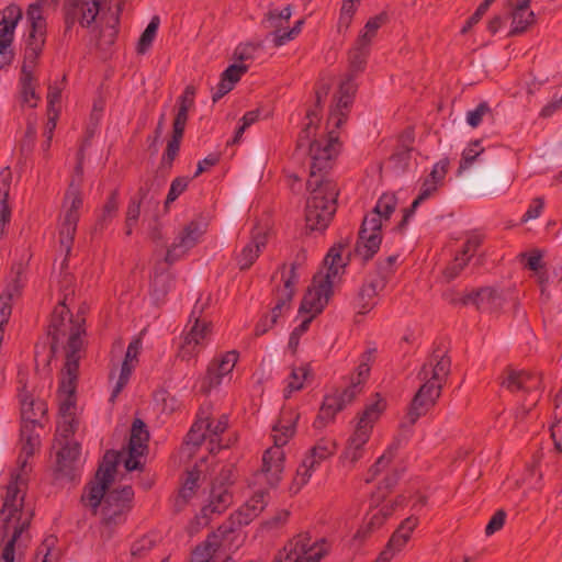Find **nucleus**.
<instances>
[{
	"instance_id": "f257e3e1",
	"label": "nucleus",
	"mask_w": 562,
	"mask_h": 562,
	"mask_svg": "<svg viewBox=\"0 0 562 562\" xmlns=\"http://www.w3.org/2000/svg\"><path fill=\"white\" fill-rule=\"evenodd\" d=\"M310 122L300 133L297 139V149L310 146L311 171L307 180V189L311 195L306 201L305 221L306 227L311 231H323L331 221L336 212V199L338 195L337 184L325 177L327 170L333 166V161L339 151L338 135L334 131L328 133L326 139L314 140L310 144L314 120H317V113L311 111L307 113Z\"/></svg>"
},
{
	"instance_id": "f03ea898",
	"label": "nucleus",
	"mask_w": 562,
	"mask_h": 562,
	"mask_svg": "<svg viewBox=\"0 0 562 562\" xmlns=\"http://www.w3.org/2000/svg\"><path fill=\"white\" fill-rule=\"evenodd\" d=\"M86 318L82 311L76 316L69 314L65 303L55 307L49 324L48 334L52 336V349L64 345L65 364L61 371L59 394L64 396L59 404L60 417H75V393L79 374V362L85 355Z\"/></svg>"
},
{
	"instance_id": "7ed1b4c3",
	"label": "nucleus",
	"mask_w": 562,
	"mask_h": 562,
	"mask_svg": "<svg viewBox=\"0 0 562 562\" xmlns=\"http://www.w3.org/2000/svg\"><path fill=\"white\" fill-rule=\"evenodd\" d=\"M24 474L19 472L12 474L10 483L7 485V491L3 497V505L0 512L2 519L4 535L11 532V537L5 542L0 561L15 562L16 548L21 549L23 532L29 528L33 513L31 509L24 507V494L22 493L21 485L24 484Z\"/></svg>"
},
{
	"instance_id": "20e7f679",
	"label": "nucleus",
	"mask_w": 562,
	"mask_h": 562,
	"mask_svg": "<svg viewBox=\"0 0 562 562\" xmlns=\"http://www.w3.org/2000/svg\"><path fill=\"white\" fill-rule=\"evenodd\" d=\"M450 359L443 352H434L422 367L418 379L423 384L412 400L403 425H414L439 398L443 383L450 373Z\"/></svg>"
},
{
	"instance_id": "39448f33",
	"label": "nucleus",
	"mask_w": 562,
	"mask_h": 562,
	"mask_svg": "<svg viewBox=\"0 0 562 562\" xmlns=\"http://www.w3.org/2000/svg\"><path fill=\"white\" fill-rule=\"evenodd\" d=\"M450 359L443 352H434L422 367L418 379L423 384L412 400L403 425H414L439 398L443 383L450 373Z\"/></svg>"
},
{
	"instance_id": "423d86ee",
	"label": "nucleus",
	"mask_w": 562,
	"mask_h": 562,
	"mask_svg": "<svg viewBox=\"0 0 562 562\" xmlns=\"http://www.w3.org/2000/svg\"><path fill=\"white\" fill-rule=\"evenodd\" d=\"M300 415L292 408H282L280 419L273 427L274 446L267 449L262 456L261 470L255 474L254 484H268L270 488L276 487L282 477L284 469V452L282 447L288 443L294 435L295 424Z\"/></svg>"
},
{
	"instance_id": "0eeeda50",
	"label": "nucleus",
	"mask_w": 562,
	"mask_h": 562,
	"mask_svg": "<svg viewBox=\"0 0 562 562\" xmlns=\"http://www.w3.org/2000/svg\"><path fill=\"white\" fill-rule=\"evenodd\" d=\"M369 49L370 46L356 42V45L349 52L350 70L346 79L339 85L338 92L334 97L335 103L331 105L328 116V124L336 128H339L347 120L357 89L355 76L362 71Z\"/></svg>"
},
{
	"instance_id": "6e6552de",
	"label": "nucleus",
	"mask_w": 562,
	"mask_h": 562,
	"mask_svg": "<svg viewBox=\"0 0 562 562\" xmlns=\"http://www.w3.org/2000/svg\"><path fill=\"white\" fill-rule=\"evenodd\" d=\"M385 407L386 403L380 394H375L374 400L364 407L340 457L345 467L352 468L363 457L364 445L368 442L373 426L385 411Z\"/></svg>"
},
{
	"instance_id": "1a4fd4ad",
	"label": "nucleus",
	"mask_w": 562,
	"mask_h": 562,
	"mask_svg": "<svg viewBox=\"0 0 562 562\" xmlns=\"http://www.w3.org/2000/svg\"><path fill=\"white\" fill-rule=\"evenodd\" d=\"M502 385L508 391L526 394L516 409V418L525 419L536 407L542 394V379L539 373L525 370L508 369L503 378Z\"/></svg>"
},
{
	"instance_id": "9d476101",
	"label": "nucleus",
	"mask_w": 562,
	"mask_h": 562,
	"mask_svg": "<svg viewBox=\"0 0 562 562\" xmlns=\"http://www.w3.org/2000/svg\"><path fill=\"white\" fill-rule=\"evenodd\" d=\"M120 457V453L116 451H106L94 479L85 487L81 495V503L85 507L89 508L93 515L98 514L99 508L109 493L106 491L114 480Z\"/></svg>"
},
{
	"instance_id": "9b49d317",
	"label": "nucleus",
	"mask_w": 562,
	"mask_h": 562,
	"mask_svg": "<svg viewBox=\"0 0 562 562\" xmlns=\"http://www.w3.org/2000/svg\"><path fill=\"white\" fill-rule=\"evenodd\" d=\"M326 553L325 540L312 541L307 533H300L279 551L272 562H319Z\"/></svg>"
},
{
	"instance_id": "f8f14e48",
	"label": "nucleus",
	"mask_w": 562,
	"mask_h": 562,
	"mask_svg": "<svg viewBox=\"0 0 562 562\" xmlns=\"http://www.w3.org/2000/svg\"><path fill=\"white\" fill-rule=\"evenodd\" d=\"M233 471L229 468H224L218 476L214 480L209 497V503L202 507L198 522L206 526L213 515L224 513L233 503V494L229 491Z\"/></svg>"
},
{
	"instance_id": "ddd939ff",
	"label": "nucleus",
	"mask_w": 562,
	"mask_h": 562,
	"mask_svg": "<svg viewBox=\"0 0 562 562\" xmlns=\"http://www.w3.org/2000/svg\"><path fill=\"white\" fill-rule=\"evenodd\" d=\"M198 305L194 306L188 325L182 334V342L179 347L178 357L181 360L190 361L195 358L209 344L212 335L211 323L200 317H194Z\"/></svg>"
},
{
	"instance_id": "4468645a",
	"label": "nucleus",
	"mask_w": 562,
	"mask_h": 562,
	"mask_svg": "<svg viewBox=\"0 0 562 562\" xmlns=\"http://www.w3.org/2000/svg\"><path fill=\"white\" fill-rule=\"evenodd\" d=\"M337 445L329 438L319 439L302 460L290 487L291 492L297 493L311 479L315 469L336 452Z\"/></svg>"
},
{
	"instance_id": "2eb2a0df",
	"label": "nucleus",
	"mask_w": 562,
	"mask_h": 562,
	"mask_svg": "<svg viewBox=\"0 0 562 562\" xmlns=\"http://www.w3.org/2000/svg\"><path fill=\"white\" fill-rule=\"evenodd\" d=\"M280 284L273 291L274 306L271 308L269 316L270 325H276L280 317L291 308V301L295 292V285L299 281L296 274V265L290 267L283 265L280 269Z\"/></svg>"
},
{
	"instance_id": "dca6fc26",
	"label": "nucleus",
	"mask_w": 562,
	"mask_h": 562,
	"mask_svg": "<svg viewBox=\"0 0 562 562\" xmlns=\"http://www.w3.org/2000/svg\"><path fill=\"white\" fill-rule=\"evenodd\" d=\"M206 223L193 220L189 222L175 237L173 243L168 247L165 262L172 265L182 258L190 249L195 247L206 232Z\"/></svg>"
},
{
	"instance_id": "f3484780",
	"label": "nucleus",
	"mask_w": 562,
	"mask_h": 562,
	"mask_svg": "<svg viewBox=\"0 0 562 562\" xmlns=\"http://www.w3.org/2000/svg\"><path fill=\"white\" fill-rule=\"evenodd\" d=\"M383 220V217L375 214L373 211L363 218L355 248L356 255L361 257V259H371L380 249Z\"/></svg>"
},
{
	"instance_id": "a211bd4d",
	"label": "nucleus",
	"mask_w": 562,
	"mask_h": 562,
	"mask_svg": "<svg viewBox=\"0 0 562 562\" xmlns=\"http://www.w3.org/2000/svg\"><path fill=\"white\" fill-rule=\"evenodd\" d=\"M133 496L134 491L130 485L110 491L101 505L102 522L106 526L121 524L130 509Z\"/></svg>"
},
{
	"instance_id": "6ab92c4d",
	"label": "nucleus",
	"mask_w": 562,
	"mask_h": 562,
	"mask_svg": "<svg viewBox=\"0 0 562 562\" xmlns=\"http://www.w3.org/2000/svg\"><path fill=\"white\" fill-rule=\"evenodd\" d=\"M449 302L454 305H473L481 312H496L503 305V297L492 288H481L464 293H451Z\"/></svg>"
},
{
	"instance_id": "aec40b11",
	"label": "nucleus",
	"mask_w": 562,
	"mask_h": 562,
	"mask_svg": "<svg viewBox=\"0 0 562 562\" xmlns=\"http://www.w3.org/2000/svg\"><path fill=\"white\" fill-rule=\"evenodd\" d=\"M238 360V353L235 350L227 351L211 361L207 372L203 379L201 389L209 393L212 389L218 386L223 379L229 375Z\"/></svg>"
},
{
	"instance_id": "412c9836",
	"label": "nucleus",
	"mask_w": 562,
	"mask_h": 562,
	"mask_svg": "<svg viewBox=\"0 0 562 562\" xmlns=\"http://www.w3.org/2000/svg\"><path fill=\"white\" fill-rule=\"evenodd\" d=\"M331 289V280H325L319 276L314 277L313 285L304 294L300 311L310 313L311 317L321 313L329 300Z\"/></svg>"
},
{
	"instance_id": "4be33fe9",
	"label": "nucleus",
	"mask_w": 562,
	"mask_h": 562,
	"mask_svg": "<svg viewBox=\"0 0 562 562\" xmlns=\"http://www.w3.org/2000/svg\"><path fill=\"white\" fill-rule=\"evenodd\" d=\"M66 23L69 27L76 21L82 27H89L100 11V0H66Z\"/></svg>"
},
{
	"instance_id": "5701e85b",
	"label": "nucleus",
	"mask_w": 562,
	"mask_h": 562,
	"mask_svg": "<svg viewBox=\"0 0 562 562\" xmlns=\"http://www.w3.org/2000/svg\"><path fill=\"white\" fill-rule=\"evenodd\" d=\"M198 419L202 423V428L206 432L211 453H216L221 449L229 448L236 441V438L222 437L228 427L227 415L223 414L216 419L210 417H199Z\"/></svg>"
},
{
	"instance_id": "b1692460",
	"label": "nucleus",
	"mask_w": 562,
	"mask_h": 562,
	"mask_svg": "<svg viewBox=\"0 0 562 562\" xmlns=\"http://www.w3.org/2000/svg\"><path fill=\"white\" fill-rule=\"evenodd\" d=\"M268 499L269 493L267 491L260 488L255 492L254 495L231 516L232 527H229L228 530H233L234 526L241 527L251 522L265 509ZM225 531H227V529H225L223 533Z\"/></svg>"
},
{
	"instance_id": "393cba45",
	"label": "nucleus",
	"mask_w": 562,
	"mask_h": 562,
	"mask_svg": "<svg viewBox=\"0 0 562 562\" xmlns=\"http://www.w3.org/2000/svg\"><path fill=\"white\" fill-rule=\"evenodd\" d=\"M80 467V446L67 441L57 454V472L60 476L74 480Z\"/></svg>"
},
{
	"instance_id": "a878e982",
	"label": "nucleus",
	"mask_w": 562,
	"mask_h": 562,
	"mask_svg": "<svg viewBox=\"0 0 562 562\" xmlns=\"http://www.w3.org/2000/svg\"><path fill=\"white\" fill-rule=\"evenodd\" d=\"M385 285V274L372 276L363 283L357 297V307L360 314L370 312L376 305L378 295Z\"/></svg>"
},
{
	"instance_id": "bb28decb",
	"label": "nucleus",
	"mask_w": 562,
	"mask_h": 562,
	"mask_svg": "<svg viewBox=\"0 0 562 562\" xmlns=\"http://www.w3.org/2000/svg\"><path fill=\"white\" fill-rule=\"evenodd\" d=\"M19 400L23 424L35 426L40 423L41 418L44 417L47 411L46 403L42 400L35 398L33 394L26 390L25 385L19 390Z\"/></svg>"
},
{
	"instance_id": "cd10ccee",
	"label": "nucleus",
	"mask_w": 562,
	"mask_h": 562,
	"mask_svg": "<svg viewBox=\"0 0 562 562\" xmlns=\"http://www.w3.org/2000/svg\"><path fill=\"white\" fill-rule=\"evenodd\" d=\"M530 0H507L508 8L512 9V29L510 36L520 35L535 23V13L529 9Z\"/></svg>"
},
{
	"instance_id": "c85d7f7f",
	"label": "nucleus",
	"mask_w": 562,
	"mask_h": 562,
	"mask_svg": "<svg viewBox=\"0 0 562 562\" xmlns=\"http://www.w3.org/2000/svg\"><path fill=\"white\" fill-rule=\"evenodd\" d=\"M46 43V30H31L26 37L22 68L35 69Z\"/></svg>"
},
{
	"instance_id": "c756f323",
	"label": "nucleus",
	"mask_w": 562,
	"mask_h": 562,
	"mask_svg": "<svg viewBox=\"0 0 562 562\" xmlns=\"http://www.w3.org/2000/svg\"><path fill=\"white\" fill-rule=\"evenodd\" d=\"M267 236L260 232L252 234L251 239L243 247L236 260L240 270L250 268L266 247Z\"/></svg>"
},
{
	"instance_id": "7c9ffc66",
	"label": "nucleus",
	"mask_w": 562,
	"mask_h": 562,
	"mask_svg": "<svg viewBox=\"0 0 562 562\" xmlns=\"http://www.w3.org/2000/svg\"><path fill=\"white\" fill-rule=\"evenodd\" d=\"M35 426L23 424L21 428V452L18 458L20 471L25 473V467L29 458H31L36 449H38L41 440L40 435L34 431Z\"/></svg>"
},
{
	"instance_id": "2f4dec72",
	"label": "nucleus",
	"mask_w": 562,
	"mask_h": 562,
	"mask_svg": "<svg viewBox=\"0 0 562 562\" xmlns=\"http://www.w3.org/2000/svg\"><path fill=\"white\" fill-rule=\"evenodd\" d=\"M12 175L9 168H4L0 172V238L4 234L5 226L11 218V211L7 203Z\"/></svg>"
},
{
	"instance_id": "473e14b6",
	"label": "nucleus",
	"mask_w": 562,
	"mask_h": 562,
	"mask_svg": "<svg viewBox=\"0 0 562 562\" xmlns=\"http://www.w3.org/2000/svg\"><path fill=\"white\" fill-rule=\"evenodd\" d=\"M22 13L18 7H9L0 21V44L11 46L14 29L21 19Z\"/></svg>"
},
{
	"instance_id": "72a5a7b5",
	"label": "nucleus",
	"mask_w": 562,
	"mask_h": 562,
	"mask_svg": "<svg viewBox=\"0 0 562 562\" xmlns=\"http://www.w3.org/2000/svg\"><path fill=\"white\" fill-rule=\"evenodd\" d=\"M405 503L406 496L400 495L392 504H385L376 512H373L366 524V529L362 532H369L380 528L386 518L391 516L396 508L403 507Z\"/></svg>"
},
{
	"instance_id": "f704fd0d",
	"label": "nucleus",
	"mask_w": 562,
	"mask_h": 562,
	"mask_svg": "<svg viewBox=\"0 0 562 562\" xmlns=\"http://www.w3.org/2000/svg\"><path fill=\"white\" fill-rule=\"evenodd\" d=\"M119 205V193L116 190H114L106 199L101 210V213L98 215V218L93 226V233H101L109 226V224L117 214Z\"/></svg>"
},
{
	"instance_id": "c9c22d12",
	"label": "nucleus",
	"mask_w": 562,
	"mask_h": 562,
	"mask_svg": "<svg viewBox=\"0 0 562 562\" xmlns=\"http://www.w3.org/2000/svg\"><path fill=\"white\" fill-rule=\"evenodd\" d=\"M406 437L403 435L396 436L393 441L390 443L385 452L376 460V462L371 467L370 473L371 477L367 479V482H370L374 479L378 473L384 469L392 461L397 450L403 446L406 441Z\"/></svg>"
},
{
	"instance_id": "e433bc0d",
	"label": "nucleus",
	"mask_w": 562,
	"mask_h": 562,
	"mask_svg": "<svg viewBox=\"0 0 562 562\" xmlns=\"http://www.w3.org/2000/svg\"><path fill=\"white\" fill-rule=\"evenodd\" d=\"M310 375L308 366H301L297 368H292L283 390L284 398H290L292 393L301 391L304 387V382Z\"/></svg>"
},
{
	"instance_id": "4c0bfd02",
	"label": "nucleus",
	"mask_w": 562,
	"mask_h": 562,
	"mask_svg": "<svg viewBox=\"0 0 562 562\" xmlns=\"http://www.w3.org/2000/svg\"><path fill=\"white\" fill-rule=\"evenodd\" d=\"M148 439L149 435L145 424L140 419H136L132 425L128 450L134 453H144L147 449Z\"/></svg>"
},
{
	"instance_id": "58836bf2",
	"label": "nucleus",
	"mask_w": 562,
	"mask_h": 562,
	"mask_svg": "<svg viewBox=\"0 0 562 562\" xmlns=\"http://www.w3.org/2000/svg\"><path fill=\"white\" fill-rule=\"evenodd\" d=\"M77 217L72 214L63 215V220L59 228V243L68 254L71 249V245L75 238L78 224Z\"/></svg>"
},
{
	"instance_id": "ea45409f",
	"label": "nucleus",
	"mask_w": 562,
	"mask_h": 562,
	"mask_svg": "<svg viewBox=\"0 0 562 562\" xmlns=\"http://www.w3.org/2000/svg\"><path fill=\"white\" fill-rule=\"evenodd\" d=\"M83 200L79 190V184H75V179L70 182L69 188L64 199V215H75L79 220V210L82 206Z\"/></svg>"
},
{
	"instance_id": "a19ab883",
	"label": "nucleus",
	"mask_w": 562,
	"mask_h": 562,
	"mask_svg": "<svg viewBox=\"0 0 562 562\" xmlns=\"http://www.w3.org/2000/svg\"><path fill=\"white\" fill-rule=\"evenodd\" d=\"M33 71L34 69L31 68H22L20 79L23 102L27 103L30 106H36L38 100L33 83Z\"/></svg>"
},
{
	"instance_id": "79ce46f5",
	"label": "nucleus",
	"mask_w": 562,
	"mask_h": 562,
	"mask_svg": "<svg viewBox=\"0 0 562 562\" xmlns=\"http://www.w3.org/2000/svg\"><path fill=\"white\" fill-rule=\"evenodd\" d=\"M363 382L358 381L355 375L350 378V385L342 391H337L331 395H327V398L336 400L339 411L344 409L350 404L355 397L361 392V385Z\"/></svg>"
},
{
	"instance_id": "37998d69",
	"label": "nucleus",
	"mask_w": 562,
	"mask_h": 562,
	"mask_svg": "<svg viewBox=\"0 0 562 562\" xmlns=\"http://www.w3.org/2000/svg\"><path fill=\"white\" fill-rule=\"evenodd\" d=\"M325 265L327 266V272L325 276L319 277L334 282V279L339 276L340 270L345 267L341 248L333 247L325 258Z\"/></svg>"
},
{
	"instance_id": "c03bdc74",
	"label": "nucleus",
	"mask_w": 562,
	"mask_h": 562,
	"mask_svg": "<svg viewBox=\"0 0 562 562\" xmlns=\"http://www.w3.org/2000/svg\"><path fill=\"white\" fill-rule=\"evenodd\" d=\"M483 154L484 148L482 142L479 139L471 142L462 151L458 173H462L464 170L469 169L474 161L480 160Z\"/></svg>"
},
{
	"instance_id": "a18cd8bd",
	"label": "nucleus",
	"mask_w": 562,
	"mask_h": 562,
	"mask_svg": "<svg viewBox=\"0 0 562 562\" xmlns=\"http://www.w3.org/2000/svg\"><path fill=\"white\" fill-rule=\"evenodd\" d=\"M340 412L339 406L334 398H327L325 396L323 405L319 409L318 415L314 420V427L316 429H323L327 424L334 419L335 415Z\"/></svg>"
},
{
	"instance_id": "49530a36",
	"label": "nucleus",
	"mask_w": 562,
	"mask_h": 562,
	"mask_svg": "<svg viewBox=\"0 0 562 562\" xmlns=\"http://www.w3.org/2000/svg\"><path fill=\"white\" fill-rule=\"evenodd\" d=\"M173 283V279L168 271H164L157 266L155 268L154 278L151 281V289L154 294L159 297L167 294V292L171 289Z\"/></svg>"
},
{
	"instance_id": "de8ad7c7",
	"label": "nucleus",
	"mask_w": 562,
	"mask_h": 562,
	"mask_svg": "<svg viewBox=\"0 0 562 562\" xmlns=\"http://www.w3.org/2000/svg\"><path fill=\"white\" fill-rule=\"evenodd\" d=\"M159 23H160V20L157 15L151 18L147 27L145 29V31L142 33V35L139 37L138 46H137L138 53L144 54L151 46V44L156 37L157 30L159 27Z\"/></svg>"
},
{
	"instance_id": "09e8293b",
	"label": "nucleus",
	"mask_w": 562,
	"mask_h": 562,
	"mask_svg": "<svg viewBox=\"0 0 562 562\" xmlns=\"http://www.w3.org/2000/svg\"><path fill=\"white\" fill-rule=\"evenodd\" d=\"M292 15L291 5L284 7L282 10H270L267 14L266 23L267 27L273 29L274 31L283 30V25L289 21Z\"/></svg>"
},
{
	"instance_id": "8fccbe9b",
	"label": "nucleus",
	"mask_w": 562,
	"mask_h": 562,
	"mask_svg": "<svg viewBox=\"0 0 562 562\" xmlns=\"http://www.w3.org/2000/svg\"><path fill=\"white\" fill-rule=\"evenodd\" d=\"M396 205V196L392 193H384L378 200L373 212L387 221L392 213L395 211Z\"/></svg>"
},
{
	"instance_id": "3c124183",
	"label": "nucleus",
	"mask_w": 562,
	"mask_h": 562,
	"mask_svg": "<svg viewBox=\"0 0 562 562\" xmlns=\"http://www.w3.org/2000/svg\"><path fill=\"white\" fill-rule=\"evenodd\" d=\"M383 21L384 19L381 15L369 19L357 42L361 43V45L370 46L372 40L376 35L378 30L382 26Z\"/></svg>"
},
{
	"instance_id": "603ef678",
	"label": "nucleus",
	"mask_w": 562,
	"mask_h": 562,
	"mask_svg": "<svg viewBox=\"0 0 562 562\" xmlns=\"http://www.w3.org/2000/svg\"><path fill=\"white\" fill-rule=\"evenodd\" d=\"M486 116L493 117V113L488 103L483 101L475 109L467 112V123L471 127H477Z\"/></svg>"
},
{
	"instance_id": "864d4df0",
	"label": "nucleus",
	"mask_w": 562,
	"mask_h": 562,
	"mask_svg": "<svg viewBox=\"0 0 562 562\" xmlns=\"http://www.w3.org/2000/svg\"><path fill=\"white\" fill-rule=\"evenodd\" d=\"M20 285L18 284V280L14 281V284L0 296V326L8 322V317L11 314V299L14 294L19 293Z\"/></svg>"
},
{
	"instance_id": "5fc2aeb1",
	"label": "nucleus",
	"mask_w": 562,
	"mask_h": 562,
	"mask_svg": "<svg viewBox=\"0 0 562 562\" xmlns=\"http://www.w3.org/2000/svg\"><path fill=\"white\" fill-rule=\"evenodd\" d=\"M26 18L31 30H46V21L43 16V8L40 2H35L29 5Z\"/></svg>"
},
{
	"instance_id": "6e6d98bb",
	"label": "nucleus",
	"mask_w": 562,
	"mask_h": 562,
	"mask_svg": "<svg viewBox=\"0 0 562 562\" xmlns=\"http://www.w3.org/2000/svg\"><path fill=\"white\" fill-rule=\"evenodd\" d=\"M375 358V349H369L366 352H363L360 357V362L357 367L355 378L360 382H366V380L369 376L370 373V367L371 363L374 361Z\"/></svg>"
},
{
	"instance_id": "4d7b16f0",
	"label": "nucleus",
	"mask_w": 562,
	"mask_h": 562,
	"mask_svg": "<svg viewBox=\"0 0 562 562\" xmlns=\"http://www.w3.org/2000/svg\"><path fill=\"white\" fill-rule=\"evenodd\" d=\"M190 180L188 177H178L172 180L165 201V207H169L187 190Z\"/></svg>"
},
{
	"instance_id": "13d9d810",
	"label": "nucleus",
	"mask_w": 562,
	"mask_h": 562,
	"mask_svg": "<svg viewBox=\"0 0 562 562\" xmlns=\"http://www.w3.org/2000/svg\"><path fill=\"white\" fill-rule=\"evenodd\" d=\"M303 24V21L300 20L295 23V25L289 30V31H273L270 36L271 41L274 44V46L279 47L288 43L289 41L293 40L300 32H301V25Z\"/></svg>"
},
{
	"instance_id": "bf43d9fd",
	"label": "nucleus",
	"mask_w": 562,
	"mask_h": 562,
	"mask_svg": "<svg viewBox=\"0 0 562 562\" xmlns=\"http://www.w3.org/2000/svg\"><path fill=\"white\" fill-rule=\"evenodd\" d=\"M140 201L132 199L128 203L125 218V234L132 235L134 226L137 224L140 215Z\"/></svg>"
},
{
	"instance_id": "052dcab7",
	"label": "nucleus",
	"mask_w": 562,
	"mask_h": 562,
	"mask_svg": "<svg viewBox=\"0 0 562 562\" xmlns=\"http://www.w3.org/2000/svg\"><path fill=\"white\" fill-rule=\"evenodd\" d=\"M134 368H135L134 363H131V362H127V361L123 360V363L121 366V371H120L119 379H117L116 384H115V386H114V389L112 391L111 401H114V398L125 387V385L127 384Z\"/></svg>"
},
{
	"instance_id": "680f3d73",
	"label": "nucleus",
	"mask_w": 562,
	"mask_h": 562,
	"mask_svg": "<svg viewBox=\"0 0 562 562\" xmlns=\"http://www.w3.org/2000/svg\"><path fill=\"white\" fill-rule=\"evenodd\" d=\"M200 479V472L199 471H189L186 477V481L180 490V497H182L184 501L190 499L193 494L195 493L198 488V482Z\"/></svg>"
},
{
	"instance_id": "e2e57ef3",
	"label": "nucleus",
	"mask_w": 562,
	"mask_h": 562,
	"mask_svg": "<svg viewBox=\"0 0 562 562\" xmlns=\"http://www.w3.org/2000/svg\"><path fill=\"white\" fill-rule=\"evenodd\" d=\"M470 256H464L463 254H458L453 261L446 268L445 274L451 280L459 276V273L464 269L470 260Z\"/></svg>"
},
{
	"instance_id": "0e129e2a",
	"label": "nucleus",
	"mask_w": 562,
	"mask_h": 562,
	"mask_svg": "<svg viewBox=\"0 0 562 562\" xmlns=\"http://www.w3.org/2000/svg\"><path fill=\"white\" fill-rule=\"evenodd\" d=\"M205 439H207L206 432L202 428V423L198 419L189 430L186 442L187 445L200 446Z\"/></svg>"
},
{
	"instance_id": "69168bd1",
	"label": "nucleus",
	"mask_w": 562,
	"mask_h": 562,
	"mask_svg": "<svg viewBox=\"0 0 562 562\" xmlns=\"http://www.w3.org/2000/svg\"><path fill=\"white\" fill-rule=\"evenodd\" d=\"M360 0H344L340 9L339 24L349 26L351 19L357 10V4Z\"/></svg>"
},
{
	"instance_id": "338daca9",
	"label": "nucleus",
	"mask_w": 562,
	"mask_h": 562,
	"mask_svg": "<svg viewBox=\"0 0 562 562\" xmlns=\"http://www.w3.org/2000/svg\"><path fill=\"white\" fill-rule=\"evenodd\" d=\"M449 165L450 161L448 158L440 159L434 165L432 170L427 178L435 181L437 184H440L448 172Z\"/></svg>"
},
{
	"instance_id": "774afa93",
	"label": "nucleus",
	"mask_w": 562,
	"mask_h": 562,
	"mask_svg": "<svg viewBox=\"0 0 562 562\" xmlns=\"http://www.w3.org/2000/svg\"><path fill=\"white\" fill-rule=\"evenodd\" d=\"M248 70V66L246 65H238V64H233L231 66H228L223 72L221 76H223L224 78H226V80H229V82L235 86L236 82L239 81V79L241 78V76L244 74H246Z\"/></svg>"
}]
</instances>
